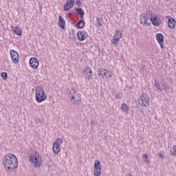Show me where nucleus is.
I'll use <instances>...</instances> for the list:
<instances>
[{
  "label": "nucleus",
  "instance_id": "f257e3e1",
  "mask_svg": "<svg viewBox=\"0 0 176 176\" xmlns=\"http://www.w3.org/2000/svg\"><path fill=\"white\" fill-rule=\"evenodd\" d=\"M3 164L5 168L9 171H14L19 167V162L16 155L12 153H8L4 156L3 159Z\"/></svg>",
  "mask_w": 176,
  "mask_h": 176
},
{
  "label": "nucleus",
  "instance_id": "f03ea898",
  "mask_svg": "<svg viewBox=\"0 0 176 176\" xmlns=\"http://www.w3.org/2000/svg\"><path fill=\"white\" fill-rule=\"evenodd\" d=\"M35 93V99L37 102H42L47 99V94L45 93V90H43V88L38 86L36 87Z\"/></svg>",
  "mask_w": 176,
  "mask_h": 176
},
{
  "label": "nucleus",
  "instance_id": "7ed1b4c3",
  "mask_svg": "<svg viewBox=\"0 0 176 176\" xmlns=\"http://www.w3.org/2000/svg\"><path fill=\"white\" fill-rule=\"evenodd\" d=\"M30 162L31 164H33L34 167L36 168L38 167H41L42 165V160L39 154L35 151L30 157H29Z\"/></svg>",
  "mask_w": 176,
  "mask_h": 176
},
{
  "label": "nucleus",
  "instance_id": "20e7f679",
  "mask_svg": "<svg viewBox=\"0 0 176 176\" xmlns=\"http://www.w3.org/2000/svg\"><path fill=\"white\" fill-rule=\"evenodd\" d=\"M154 86L159 91H170V87L167 85V83H166V81L164 80L160 82L155 80Z\"/></svg>",
  "mask_w": 176,
  "mask_h": 176
},
{
  "label": "nucleus",
  "instance_id": "39448f33",
  "mask_svg": "<svg viewBox=\"0 0 176 176\" xmlns=\"http://www.w3.org/2000/svg\"><path fill=\"white\" fill-rule=\"evenodd\" d=\"M69 98H71V101L73 104L76 105H79L82 102V99L80 98V94L76 92V90L72 89L69 94Z\"/></svg>",
  "mask_w": 176,
  "mask_h": 176
},
{
  "label": "nucleus",
  "instance_id": "423d86ee",
  "mask_svg": "<svg viewBox=\"0 0 176 176\" xmlns=\"http://www.w3.org/2000/svg\"><path fill=\"white\" fill-rule=\"evenodd\" d=\"M61 144H63V139L58 138L53 143L52 150L56 155L58 154L61 150Z\"/></svg>",
  "mask_w": 176,
  "mask_h": 176
},
{
  "label": "nucleus",
  "instance_id": "0eeeda50",
  "mask_svg": "<svg viewBox=\"0 0 176 176\" xmlns=\"http://www.w3.org/2000/svg\"><path fill=\"white\" fill-rule=\"evenodd\" d=\"M138 104L142 107H148L149 105V97L146 94L143 93L138 100Z\"/></svg>",
  "mask_w": 176,
  "mask_h": 176
},
{
  "label": "nucleus",
  "instance_id": "6e6552de",
  "mask_svg": "<svg viewBox=\"0 0 176 176\" xmlns=\"http://www.w3.org/2000/svg\"><path fill=\"white\" fill-rule=\"evenodd\" d=\"M94 175L95 176L101 175V162H100L99 160L94 161Z\"/></svg>",
  "mask_w": 176,
  "mask_h": 176
},
{
  "label": "nucleus",
  "instance_id": "1a4fd4ad",
  "mask_svg": "<svg viewBox=\"0 0 176 176\" xmlns=\"http://www.w3.org/2000/svg\"><path fill=\"white\" fill-rule=\"evenodd\" d=\"M121 38H122V33L120 32V31L117 30L111 40L112 45H119Z\"/></svg>",
  "mask_w": 176,
  "mask_h": 176
},
{
  "label": "nucleus",
  "instance_id": "9d476101",
  "mask_svg": "<svg viewBox=\"0 0 176 176\" xmlns=\"http://www.w3.org/2000/svg\"><path fill=\"white\" fill-rule=\"evenodd\" d=\"M83 75L86 78V80H90L93 78V71L91 68L87 66L85 69L83 71Z\"/></svg>",
  "mask_w": 176,
  "mask_h": 176
},
{
  "label": "nucleus",
  "instance_id": "9b49d317",
  "mask_svg": "<svg viewBox=\"0 0 176 176\" xmlns=\"http://www.w3.org/2000/svg\"><path fill=\"white\" fill-rule=\"evenodd\" d=\"M11 58L12 60V63L14 64H18L19 60H20V56H19V53L14 50H12L10 52Z\"/></svg>",
  "mask_w": 176,
  "mask_h": 176
},
{
  "label": "nucleus",
  "instance_id": "f8f14e48",
  "mask_svg": "<svg viewBox=\"0 0 176 176\" xmlns=\"http://www.w3.org/2000/svg\"><path fill=\"white\" fill-rule=\"evenodd\" d=\"M155 38L159 45H160L161 49H164V45H163L164 42V36H163L162 33H157L155 35Z\"/></svg>",
  "mask_w": 176,
  "mask_h": 176
},
{
  "label": "nucleus",
  "instance_id": "ddd939ff",
  "mask_svg": "<svg viewBox=\"0 0 176 176\" xmlns=\"http://www.w3.org/2000/svg\"><path fill=\"white\" fill-rule=\"evenodd\" d=\"M74 5H75V0H67L66 3L63 6L64 11L68 12L69 9H72V8H74Z\"/></svg>",
  "mask_w": 176,
  "mask_h": 176
},
{
  "label": "nucleus",
  "instance_id": "4468645a",
  "mask_svg": "<svg viewBox=\"0 0 176 176\" xmlns=\"http://www.w3.org/2000/svg\"><path fill=\"white\" fill-rule=\"evenodd\" d=\"M30 65L34 69H36L39 67V60L36 58H31L30 59Z\"/></svg>",
  "mask_w": 176,
  "mask_h": 176
},
{
  "label": "nucleus",
  "instance_id": "2eb2a0df",
  "mask_svg": "<svg viewBox=\"0 0 176 176\" xmlns=\"http://www.w3.org/2000/svg\"><path fill=\"white\" fill-rule=\"evenodd\" d=\"M166 19H168V25L169 28L171 30H175V24H176V21L174 19V18L167 16Z\"/></svg>",
  "mask_w": 176,
  "mask_h": 176
},
{
  "label": "nucleus",
  "instance_id": "dca6fc26",
  "mask_svg": "<svg viewBox=\"0 0 176 176\" xmlns=\"http://www.w3.org/2000/svg\"><path fill=\"white\" fill-rule=\"evenodd\" d=\"M151 21L153 25L155 27H159L160 24H162V20L159 19V16L155 15L154 17H151Z\"/></svg>",
  "mask_w": 176,
  "mask_h": 176
},
{
  "label": "nucleus",
  "instance_id": "f3484780",
  "mask_svg": "<svg viewBox=\"0 0 176 176\" xmlns=\"http://www.w3.org/2000/svg\"><path fill=\"white\" fill-rule=\"evenodd\" d=\"M140 23L143 25H146V27L149 25V23H148V14H143L140 16Z\"/></svg>",
  "mask_w": 176,
  "mask_h": 176
},
{
  "label": "nucleus",
  "instance_id": "a211bd4d",
  "mask_svg": "<svg viewBox=\"0 0 176 176\" xmlns=\"http://www.w3.org/2000/svg\"><path fill=\"white\" fill-rule=\"evenodd\" d=\"M77 37L78 41H85L87 38V33L83 31L78 32H77Z\"/></svg>",
  "mask_w": 176,
  "mask_h": 176
},
{
  "label": "nucleus",
  "instance_id": "6ab92c4d",
  "mask_svg": "<svg viewBox=\"0 0 176 176\" xmlns=\"http://www.w3.org/2000/svg\"><path fill=\"white\" fill-rule=\"evenodd\" d=\"M11 30L12 32H14L15 35H18V36H21V34H23V31L20 28H19V26H11Z\"/></svg>",
  "mask_w": 176,
  "mask_h": 176
},
{
  "label": "nucleus",
  "instance_id": "aec40b11",
  "mask_svg": "<svg viewBox=\"0 0 176 176\" xmlns=\"http://www.w3.org/2000/svg\"><path fill=\"white\" fill-rule=\"evenodd\" d=\"M58 19H59V21L58 22V24L59 27L62 28V30H64V28H65V20L62 16H60Z\"/></svg>",
  "mask_w": 176,
  "mask_h": 176
},
{
  "label": "nucleus",
  "instance_id": "412c9836",
  "mask_svg": "<svg viewBox=\"0 0 176 176\" xmlns=\"http://www.w3.org/2000/svg\"><path fill=\"white\" fill-rule=\"evenodd\" d=\"M76 13H78L80 17V19H83V16H85V10L82 8H75Z\"/></svg>",
  "mask_w": 176,
  "mask_h": 176
},
{
  "label": "nucleus",
  "instance_id": "4be33fe9",
  "mask_svg": "<svg viewBox=\"0 0 176 176\" xmlns=\"http://www.w3.org/2000/svg\"><path fill=\"white\" fill-rule=\"evenodd\" d=\"M121 109L123 112H125V113H129V106H127V104L123 103L121 105Z\"/></svg>",
  "mask_w": 176,
  "mask_h": 176
},
{
  "label": "nucleus",
  "instance_id": "5701e85b",
  "mask_svg": "<svg viewBox=\"0 0 176 176\" xmlns=\"http://www.w3.org/2000/svg\"><path fill=\"white\" fill-rule=\"evenodd\" d=\"M77 28H83L85 27V21L83 20H80L76 25Z\"/></svg>",
  "mask_w": 176,
  "mask_h": 176
},
{
  "label": "nucleus",
  "instance_id": "b1692460",
  "mask_svg": "<svg viewBox=\"0 0 176 176\" xmlns=\"http://www.w3.org/2000/svg\"><path fill=\"white\" fill-rule=\"evenodd\" d=\"M98 74L99 76H102V78H104V76H105V69H103V68L99 69Z\"/></svg>",
  "mask_w": 176,
  "mask_h": 176
},
{
  "label": "nucleus",
  "instance_id": "393cba45",
  "mask_svg": "<svg viewBox=\"0 0 176 176\" xmlns=\"http://www.w3.org/2000/svg\"><path fill=\"white\" fill-rule=\"evenodd\" d=\"M107 75H109V77L111 78L112 77V72H109V70H104V76H107Z\"/></svg>",
  "mask_w": 176,
  "mask_h": 176
},
{
  "label": "nucleus",
  "instance_id": "a878e982",
  "mask_svg": "<svg viewBox=\"0 0 176 176\" xmlns=\"http://www.w3.org/2000/svg\"><path fill=\"white\" fill-rule=\"evenodd\" d=\"M1 78L3 79V80H6V79H8V73L2 72L1 73Z\"/></svg>",
  "mask_w": 176,
  "mask_h": 176
},
{
  "label": "nucleus",
  "instance_id": "bb28decb",
  "mask_svg": "<svg viewBox=\"0 0 176 176\" xmlns=\"http://www.w3.org/2000/svg\"><path fill=\"white\" fill-rule=\"evenodd\" d=\"M142 158L144 162H146V163L149 162V160L148 159V154H144Z\"/></svg>",
  "mask_w": 176,
  "mask_h": 176
},
{
  "label": "nucleus",
  "instance_id": "cd10ccee",
  "mask_svg": "<svg viewBox=\"0 0 176 176\" xmlns=\"http://www.w3.org/2000/svg\"><path fill=\"white\" fill-rule=\"evenodd\" d=\"M96 23L98 24L99 27H102V24H101V18H97Z\"/></svg>",
  "mask_w": 176,
  "mask_h": 176
},
{
  "label": "nucleus",
  "instance_id": "c85d7f7f",
  "mask_svg": "<svg viewBox=\"0 0 176 176\" xmlns=\"http://www.w3.org/2000/svg\"><path fill=\"white\" fill-rule=\"evenodd\" d=\"M91 126H97L98 122H96V120H91Z\"/></svg>",
  "mask_w": 176,
  "mask_h": 176
},
{
  "label": "nucleus",
  "instance_id": "c756f323",
  "mask_svg": "<svg viewBox=\"0 0 176 176\" xmlns=\"http://www.w3.org/2000/svg\"><path fill=\"white\" fill-rule=\"evenodd\" d=\"M173 156H176V146L173 147V152L172 153Z\"/></svg>",
  "mask_w": 176,
  "mask_h": 176
},
{
  "label": "nucleus",
  "instance_id": "7c9ffc66",
  "mask_svg": "<svg viewBox=\"0 0 176 176\" xmlns=\"http://www.w3.org/2000/svg\"><path fill=\"white\" fill-rule=\"evenodd\" d=\"M158 157H160V159H164V156L163 155V153H160L158 155Z\"/></svg>",
  "mask_w": 176,
  "mask_h": 176
},
{
  "label": "nucleus",
  "instance_id": "2f4dec72",
  "mask_svg": "<svg viewBox=\"0 0 176 176\" xmlns=\"http://www.w3.org/2000/svg\"><path fill=\"white\" fill-rule=\"evenodd\" d=\"M36 123H40V124H41V119L37 118V119L36 120Z\"/></svg>",
  "mask_w": 176,
  "mask_h": 176
},
{
  "label": "nucleus",
  "instance_id": "473e14b6",
  "mask_svg": "<svg viewBox=\"0 0 176 176\" xmlns=\"http://www.w3.org/2000/svg\"><path fill=\"white\" fill-rule=\"evenodd\" d=\"M76 5L80 6V1L79 0H76Z\"/></svg>",
  "mask_w": 176,
  "mask_h": 176
},
{
  "label": "nucleus",
  "instance_id": "72a5a7b5",
  "mask_svg": "<svg viewBox=\"0 0 176 176\" xmlns=\"http://www.w3.org/2000/svg\"><path fill=\"white\" fill-rule=\"evenodd\" d=\"M71 14H72V13H69V16H71Z\"/></svg>",
  "mask_w": 176,
  "mask_h": 176
},
{
  "label": "nucleus",
  "instance_id": "f704fd0d",
  "mask_svg": "<svg viewBox=\"0 0 176 176\" xmlns=\"http://www.w3.org/2000/svg\"><path fill=\"white\" fill-rule=\"evenodd\" d=\"M116 98H119V97L116 96Z\"/></svg>",
  "mask_w": 176,
  "mask_h": 176
}]
</instances>
